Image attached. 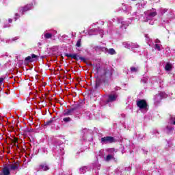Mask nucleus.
I'll return each instance as SVG.
<instances>
[{
    "label": "nucleus",
    "instance_id": "obj_44",
    "mask_svg": "<svg viewBox=\"0 0 175 175\" xmlns=\"http://www.w3.org/2000/svg\"><path fill=\"white\" fill-rule=\"evenodd\" d=\"M84 32H85V31H82V33H84Z\"/></svg>",
    "mask_w": 175,
    "mask_h": 175
},
{
    "label": "nucleus",
    "instance_id": "obj_36",
    "mask_svg": "<svg viewBox=\"0 0 175 175\" xmlns=\"http://www.w3.org/2000/svg\"><path fill=\"white\" fill-rule=\"evenodd\" d=\"M142 81H143V83H147V79L144 78L142 79Z\"/></svg>",
    "mask_w": 175,
    "mask_h": 175
},
{
    "label": "nucleus",
    "instance_id": "obj_26",
    "mask_svg": "<svg viewBox=\"0 0 175 175\" xmlns=\"http://www.w3.org/2000/svg\"><path fill=\"white\" fill-rule=\"evenodd\" d=\"M155 50H158V51H161V45L156 44L154 46Z\"/></svg>",
    "mask_w": 175,
    "mask_h": 175
},
{
    "label": "nucleus",
    "instance_id": "obj_12",
    "mask_svg": "<svg viewBox=\"0 0 175 175\" xmlns=\"http://www.w3.org/2000/svg\"><path fill=\"white\" fill-rule=\"evenodd\" d=\"M103 75L102 76H106V77H111L113 75V69L109 68L106 70H103Z\"/></svg>",
    "mask_w": 175,
    "mask_h": 175
},
{
    "label": "nucleus",
    "instance_id": "obj_16",
    "mask_svg": "<svg viewBox=\"0 0 175 175\" xmlns=\"http://www.w3.org/2000/svg\"><path fill=\"white\" fill-rule=\"evenodd\" d=\"M93 168L97 169V170H99L100 169V164H99V162L96 161V163H94Z\"/></svg>",
    "mask_w": 175,
    "mask_h": 175
},
{
    "label": "nucleus",
    "instance_id": "obj_48",
    "mask_svg": "<svg viewBox=\"0 0 175 175\" xmlns=\"http://www.w3.org/2000/svg\"><path fill=\"white\" fill-rule=\"evenodd\" d=\"M129 170H131V168H129Z\"/></svg>",
    "mask_w": 175,
    "mask_h": 175
},
{
    "label": "nucleus",
    "instance_id": "obj_39",
    "mask_svg": "<svg viewBox=\"0 0 175 175\" xmlns=\"http://www.w3.org/2000/svg\"><path fill=\"white\" fill-rule=\"evenodd\" d=\"M8 21H9V23H12V22L13 21V19L10 18V19L8 20Z\"/></svg>",
    "mask_w": 175,
    "mask_h": 175
},
{
    "label": "nucleus",
    "instance_id": "obj_27",
    "mask_svg": "<svg viewBox=\"0 0 175 175\" xmlns=\"http://www.w3.org/2000/svg\"><path fill=\"white\" fill-rule=\"evenodd\" d=\"M63 121H64V122H69L72 121V119L70 118H64L63 119Z\"/></svg>",
    "mask_w": 175,
    "mask_h": 175
},
{
    "label": "nucleus",
    "instance_id": "obj_9",
    "mask_svg": "<svg viewBox=\"0 0 175 175\" xmlns=\"http://www.w3.org/2000/svg\"><path fill=\"white\" fill-rule=\"evenodd\" d=\"M137 106L139 107L140 110H147V102L145 100H139L137 101Z\"/></svg>",
    "mask_w": 175,
    "mask_h": 175
},
{
    "label": "nucleus",
    "instance_id": "obj_14",
    "mask_svg": "<svg viewBox=\"0 0 175 175\" xmlns=\"http://www.w3.org/2000/svg\"><path fill=\"white\" fill-rule=\"evenodd\" d=\"M38 169L43 171L49 170V166L46 164H41Z\"/></svg>",
    "mask_w": 175,
    "mask_h": 175
},
{
    "label": "nucleus",
    "instance_id": "obj_42",
    "mask_svg": "<svg viewBox=\"0 0 175 175\" xmlns=\"http://www.w3.org/2000/svg\"><path fill=\"white\" fill-rule=\"evenodd\" d=\"M163 23H169V20H166V21L163 20Z\"/></svg>",
    "mask_w": 175,
    "mask_h": 175
},
{
    "label": "nucleus",
    "instance_id": "obj_5",
    "mask_svg": "<svg viewBox=\"0 0 175 175\" xmlns=\"http://www.w3.org/2000/svg\"><path fill=\"white\" fill-rule=\"evenodd\" d=\"M163 98H167V94H166L163 92H161L159 94H157L154 96V105H158L161 103V100L163 99Z\"/></svg>",
    "mask_w": 175,
    "mask_h": 175
},
{
    "label": "nucleus",
    "instance_id": "obj_1",
    "mask_svg": "<svg viewBox=\"0 0 175 175\" xmlns=\"http://www.w3.org/2000/svg\"><path fill=\"white\" fill-rule=\"evenodd\" d=\"M157 16V11L149 10L144 12V16H141L139 20L143 22L148 23L150 25H154V18Z\"/></svg>",
    "mask_w": 175,
    "mask_h": 175
},
{
    "label": "nucleus",
    "instance_id": "obj_33",
    "mask_svg": "<svg viewBox=\"0 0 175 175\" xmlns=\"http://www.w3.org/2000/svg\"><path fill=\"white\" fill-rule=\"evenodd\" d=\"M100 83H99V80L96 79V88H98L99 87Z\"/></svg>",
    "mask_w": 175,
    "mask_h": 175
},
{
    "label": "nucleus",
    "instance_id": "obj_30",
    "mask_svg": "<svg viewBox=\"0 0 175 175\" xmlns=\"http://www.w3.org/2000/svg\"><path fill=\"white\" fill-rule=\"evenodd\" d=\"M65 57H68V58H72V53H65Z\"/></svg>",
    "mask_w": 175,
    "mask_h": 175
},
{
    "label": "nucleus",
    "instance_id": "obj_47",
    "mask_svg": "<svg viewBox=\"0 0 175 175\" xmlns=\"http://www.w3.org/2000/svg\"><path fill=\"white\" fill-rule=\"evenodd\" d=\"M157 2H159V0H158Z\"/></svg>",
    "mask_w": 175,
    "mask_h": 175
},
{
    "label": "nucleus",
    "instance_id": "obj_25",
    "mask_svg": "<svg viewBox=\"0 0 175 175\" xmlns=\"http://www.w3.org/2000/svg\"><path fill=\"white\" fill-rule=\"evenodd\" d=\"M25 61H27L29 62H32L33 59H32V57L31 56H28L25 59Z\"/></svg>",
    "mask_w": 175,
    "mask_h": 175
},
{
    "label": "nucleus",
    "instance_id": "obj_3",
    "mask_svg": "<svg viewBox=\"0 0 175 175\" xmlns=\"http://www.w3.org/2000/svg\"><path fill=\"white\" fill-rule=\"evenodd\" d=\"M160 12L162 16L166 14V18H167V20L174 18V11L172 9L161 8Z\"/></svg>",
    "mask_w": 175,
    "mask_h": 175
},
{
    "label": "nucleus",
    "instance_id": "obj_13",
    "mask_svg": "<svg viewBox=\"0 0 175 175\" xmlns=\"http://www.w3.org/2000/svg\"><path fill=\"white\" fill-rule=\"evenodd\" d=\"M117 96V94H109L106 103H109V102H114L115 100H116Z\"/></svg>",
    "mask_w": 175,
    "mask_h": 175
},
{
    "label": "nucleus",
    "instance_id": "obj_4",
    "mask_svg": "<svg viewBox=\"0 0 175 175\" xmlns=\"http://www.w3.org/2000/svg\"><path fill=\"white\" fill-rule=\"evenodd\" d=\"M108 155L105 157V161L106 162H110V161H115L116 158L114 155L116 154V150L114 148H109L107 150Z\"/></svg>",
    "mask_w": 175,
    "mask_h": 175
},
{
    "label": "nucleus",
    "instance_id": "obj_11",
    "mask_svg": "<svg viewBox=\"0 0 175 175\" xmlns=\"http://www.w3.org/2000/svg\"><path fill=\"white\" fill-rule=\"evenodd\" d=\"M118 23H119V24H122L121 28H124V29H126V27L129 25V23L127 21H122V17H119L118 18Z\"/></svg>",
    "mask_w": 175,
    "mask_h": 175
},
{
    "label": "nucleus",
    "instance_id": "obj_19",
    "mask_svg": "<svg viewBox=\"0 0 175 175\" xmlns=\"http://www.w3.org/2000/svg\"><path fill=\"white\" fill-rule=\"evenodd\" d=\"M45 39H51L53 38V34L50 33H46L44 34Z\"/></svg>",
    "mask_w": 175,
    "mask_h": 175
},
{
    "label": "nucleus",
    "instance_id": "obj_8",
    "mask_svg": "<svg viewBox=\"0 0 175 175\" xmlns=\"http://www.w3.org/2000/svg\"><path fill=\"white\" fill-rule=\"evenodd\" d=\"M123 46L129 50H135V49H139L140 47L137 43L133 42H123Z\"/></svg>",
    "mask_w": 175,
    "mask_h": 175
},
{
    "label": "nucleus",
    "instance_id": "obj_20",
    "mask_svg": "<svg viewBox=\"0 0 175 175\" xmlns=\"http://www.w3.org/2000/svg\"><path fill=\"white\" fill-rule=\"evenodd\" d=\"M145 38H146V42L148 43V44H149L150 46H151V39L150 38V37L148 36V34L145 35Z\"/></svg>",
    "mask_w": 175,
    "mask_h": 175
},
{
    "label": "nucleus",
    "instance_id": "obj_29",
    "mask_svg": "<svg viewBox=\"0 0 175 175\" xmlns=\"http://www.w3.org/2000/svg\"><path fill=\"white\" fill-rule=\"evenodd\" d=\"M71 58H72V59H77V54H72Z\"/></svg>",
    "mask_w": 175,
    "mask_h": 175
},
{
    "label": "nucleus",
    "instance_id": "obj_38",
    "mask_svg": "<svg viewBox=\"0 0 175 175\" xmlns=\"http://www.w3.org/2000/svg\"><path fill=\"white\" fill-rule=\"evenodd\" d=\"M100 33H101V34H100V37H101V38H103V34H102V33H103V30H100Z\"/></svg>",
    "mask_w": 175,
    "mask_h": 175
},
{
    "label": "nucleus",
    "instance_id": "obj_6",
    "mask_svg": "<svg viewBox=\"0 0 175 175\" xmlns=\"http://www.w3.org/2000/svg\"><path fill=\"white\" fill-rule=\"evenodd\" d=\"M96 49L100 50V51H103L105 53H107L108 54H110V55H114L115 54H117L116 50H114L113 48L107 49V48L105 46H97Z\"/></svg>",
    "mask_w": 175,
    "mask_h": 175
},
{
    "label": "nucleus",
    "instance_id": "obj_15",
    "mask_svg": "<svg viewBox=\"0 0 175 175\" xmlns=\"http://www.w3.org/2000/svg\"><path fill=\"white\" fill-rule=\"evenodd\" d=\"M130 70L131 73H137V72H139V67L132 66L130 68Z\"/></svg>",
    "mask_w": 175,
    "mask_h": 175
},
{
    "label": "nucleus",
    "instance_id": "obj_41",
    "mask_svg": "<svg viewBox=\"0 0 175 175\" xmlns=\"http://www.w3.org/2000/svg\"><path fill=\"white\" fill-rule=\"evenodd\" d=\"M17 39H18V38L15 37L14 38L12 39V40H17Z\"/></svg>",
    "mask_w": 175,
    "mask_h": 175
},
{
    "label": "nucleus",
    "instance_id": "obj_2",
    "mask_svg": "<svg viewBox=\"0 0 175 175\" xmlns=\"http://www.w3.org/2000/svg\"><path fill=\"white\" fill-rule=\"evenodd\" d=\"M19 167L17 163L5 164L0 175H10V172L18 170Z\"/></svg>",
    "mask_w": 175,
    "mask_h": 175
},
{
    "label": "nucleus",
    "instance_id": "obj_40",
    "mask_svg": "<svg viewBox=\"0 0 175 175\" xmlns=\"http://www.w3.org/2000/svg\"><path fill=\"white\" fill-rule=\"evenodd\" d=\"M156 43H161V41L159 40H156Z\"/></svg>",
    "mask_w": 175,
    "mask_h": 175
},
{
    "label": "nucleus",
    "instance_id": "obj_10",
    "mask_svg": "<svg viewBox=\"0 0 175 175\" xmlns=\"http://www.w3.org/2000/svg\"><path fill=\"white\" fill-rule=\"evenodd\" d=\"M32 4L27 5L25 7H21L19 8V13H21L22 16L25 13V12H28V10H31L32 9Z\"/></svg>",
    "mask_w": 175,
    "mask_h": 175
},
{
    "label": "nucleus",
    "instance_id": "obj_28",
    "mask_svg": "<svg viewBox=\"0 0 175 175\" xmlns=\"http://www.w3.org/2000/svg\"><path fill=\"white\" fill-rule=\"evenodd\" d=\"M18 18H20V15L18 13H16L15 14V17H14V19L15 21H17Z\"/></svg>",
    "mask_w": 175,
    "mask_h": 175
},
{
    "label": "nucleus",
    "instance_id": "obj_23",
    "mask_svg": "<svg viewBox=\"0 0 175 175\" xmlns=\"http://www.w3.org/2000/svg\"><path fill=\"white\" fill-rule=\"evenodd\" d=\"M53 121L54 120L53 119H50L49 120L44 122V125H51L53 124Z\"/></svg>",
    "mask_w": 175,
    "mask_h": 175
},
{
    "label": "nucleus",
    "instance_id": "obj_22",
    "mask_svg": "<svg viewBox=\"0 0 175 175\" xmlns=\"http://www.w3.org/2000/svg\"><path fill=\"white\" fill-rule=\"evenodd\" d=\"M73 111H75V109H74V108L70 109H69L68 111H67L65 113V115H66V116H69V114H72V113H73Z\"/></svg>",
    "mask_w": 175,
    "mask_h": 175
},
{
    "label": "nucleus",
    "instance_id": "obj_35",
    "mask_svg": "<svg viewBox=\"0 0 175 175\" xmlns=\"http://www.w3.org/2000/svg\"><path fill=\"white\" fill-rule=\"evenodd\" d=\"M62 151H64V148H62L61 149H60V154L61 155H64V152H62Z\"/></svg>",
    "mask_w": 175,
    "mask_h": 175
},
{
    "label": "nucleus",
    "instance_id": "obj_45",
    "mask_svg": "<svg viewBox=\"0 0 175 175\" xmlns=\"http://www.w3.org/2000/svg\"><path fill=\"white\" fill-rule=\"evenodd\" d=\"M87 35H88V33H86L85 36H87Z\"/></svg>",
    "mask_w": 175,
    "mask_h": 175
},
{
    "label": "nucleus",
    "instance_id": "obj_46",
    "mask_svg": "<svg viewBox=\"0 0 175 175\" xmlns=\"http://www.w3.org/2000/svg\"><path fill=\"white\" fill-rule=\"evenodd\" d=\"M146 152H146V151H145V152H144V154H146Z\"/></svg>",
    "mask_w": 175,
    "mask_h": 175
},
{
    "label": "nucleus",
    "instance_id": "obj_32",
    "mask_svg": "<svg viewBox=\"0 0 175 175\" xmlns=\"http://www.w3.org/2000/svg\"><path fill=\"white\" fill-rule=\"evenodd\" d=\"M30 57H31V59H33L35 58H38V55H35V54H31L30 55Z\"/></svg>",
    "mask_w": 175,
    "mask_h": 175
},
{
    "label": "nucleus",
    "instance_id": "obj_18",
    "mask_svg": "<svg viewBox=\"0 0 175 175\" xmlns=\"http://www.w3.org/2000/svg\"><path fill=\"white\" fill-rule=\"evenodd\" d=\"M95 31H96V29H90L88 32V35H89L90 36H92V35H96V33H95Z\"/></svg>",
    "mask_w": 175,
    "mask_h": 175
},
{
    "label": "nucleus",
    "instance_id": "obj_49",
    "mask_svg": "<svg viewBox=\"0 0 175 175\" xmlns=\"http://www.w3.org/2000/svg\"><path fill=\"white\" fill-rule=\"evenodd\" d=\"M131 1H136V0H131Z\"/></svg>",
    "mask_w": 175,
    "mask_h": 175
},
{
    "label": "nucleus",
    "instance_id": "obj_7",
    "mask_svg": "<svg viewBox=\"0 0 175 175\" xmlns=\"http://www.w3.org/2000/svg\"><path fill=\"white\" fill-rule=\"evenodd\" d=\"M100 143L102 144H109L110 143H116V139L110 136L104 137L100 139Z\"/></svg>",
    "mask_w": 175,
    "mask_h": 175
},
{
    "label": "nucleus",
    "instance_id": "obj_21",
    "mask_svg": "<svg viewBox=\"0 0 175 175\" xmlns=\"http://www.w3.org/2000/svg\"><path fill=\"white\" fill-rule=\"evenodd\" d=\"M165 70H167V71L172 70V64L167 63L165 66Z\"/></svg>",
    "mask_w": 175,
    "mask_h": 175
},
{
    "label": "nucleus",
    "instance_id": "obj_24",
    "mask_svg": "<svg viewBox=\"0 0 175 175\" xmlns=\"http://www.w3.org/2000/svg\"><path fill=\"white\" fill-rule=\"evenodd\" d=\"M77 47H81V39H79L76 44Z\"/></svg>",
    "mask_w": 175,
    "mask_h": 175
},
{
    "label": "nucleus",
    "instance_id": "obj_34",
    "mask_svg": "<svg viewBox=\"0 0 175 175\" xmlns=\"http://www.w3.org/2000/svg\"><path fill=\"white\" fill-rule=\"evenodd\" d=\"M3 80H5V78H0V85H2V83H3Z\"/></svg>",
    "mask_w": 175,
    "mask_h": 175
},
{
    "label": "nucleus",
    "instance_id": "obj_37",
    "mask_svg": "<svg viewBox=\"0 0 175 175\" xmlns=\"http://www.w3.org/2000/svg\"><path fill=\"white\" fill-rule=\"evenodd\" d=\"M172 124L175 125V118H172Z\"/></svg>",
    "mask_w": 175,
    "mask_h": 175
},
{
    "label": "nucleus",
    "instance_id": "obj_17",
    "mask_svg": "<svg viewBox=\"0 0 175 175\" xmlns=\"http://www.w3.org/2000/svg\"><path fill=\"white\" fill-rule=\"evenodd\" d=\"M88 170V167H82L79 169V172L81 174H84Z\"/></svg>",
    "mask_w": 175,
    "mask_h": 175
},
{
    "label": "nucleus",
    "instance_id": "obj_43",
    "mask_svg": "<svg viewBox=\"0 0 175 175\" xmlns=\"http://www.w3.org/2000/svg\"><path fill=\"white\" fill-rule=\"evenodd\" d=\"M79 59H81V61H83V59H84L83 57H79Z\"/></svg>",
    "mask_w": 175,
    "mask_h": 175
},
{
    "label": "nucleus",
    "instance_id": "obj_31",
    "mask_svg": "<svg viewBox=\"0 0 175 175\" xmlns=\"http://www.w3.org/2000/svg\"><path fill=\"white\" fill-rule=\"evenodd\" d=\"M167 129L168 132H172V131H173L174 129H173V127L167 126Z\"/></svg>",
    "mask_w": 175,
    "mask_h": 175
}]
</instances>
